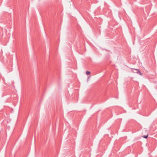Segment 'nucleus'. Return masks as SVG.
I'll list each match as a JSON object with an SVG mask.
<instances>
[{
    "label": "nucleus",
    "instance_id": "nucleus-1",
    "mask_svg": "<svg viewBox=\"0 0 157 157\" xmlns=\"http://www.w3.org/2000/svg\"><path fill=\"white\" fill-rule=\"evenodd\" d=\"M135 70L136 71V72H135L136 73L140 75H142L143 74L138 69H135Z\"/></svg>",
    "mask_w": 157,
    "mask_h": 157
},
{
    "label": "nucleus",
    "instance_id": "nucleus-2",
    "mask_svg": "<svg viewBox=\"0 0 157 157\" xmlns=\"http://www.w3.org/2000/svg\"><path fill=\"white\" fill-rule=\"evenodd\" d=\"M148 136V135H144L143 136V137L144 138L146 139L147 138Z\"/></svg>",
    "mask_w": 157,
    "mask_h": 157
},
{
    "label": "nucleus",
    "instance_id": "nucleus-3",
    "mask_svg": "<svg viewBox=\"0 0 157 157\" xmlns=\"http://www.w3.org/2000/svg\"><path fill=\"white\" fill-rule=\"evenodd\" d=\"M90 74V72L89 71H86V74L87 75H89Z\"/></svg>",
    "mask_w": 157,
    "mask_h": 157
}]
</instances>
